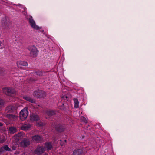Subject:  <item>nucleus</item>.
Wrapping results in <instances>:
<instances>
[{
  "label": "nucleus",
  "mask_w": 155,
  "mask_h": 155,
  "mask_svg": "<svg viewBox=\"0 0 155 155\" xmlns=\"http://www.w3.org/2000/svg\"><path fill=\"white\" fill-rule=\"evenodd\" d=\"M28 49L30 51V54L33 57H36L38 55V51L34 45L29 46L28 47Z\"/></svg>",
  "instance_id": "2"
},
{
  "label": "nucleus",
  "mask_w": 155,
  "mask_h": 155,
  "mask_svg": "<svg viewBox=\"0 0 155 155\" xmlns=\"http://www.w3.org/2000/svg\"><path fill=\"white\" fill-rule=\"evenodd\" d=\"M45 146L48 150H51L52 147L51 143L50 142H47L45 143Z\"/></svg>",
  "instance_id": "18"
},
{
  "label": "nucleus",
  "mask_w": 155,
  "mask_h": 155,
  "mask_svg": "<svg viewBox=\"0 0 155 155\" xmlns=\"http://www.w3.org/2000/svg\"><path fill=\"white\" fill-rule=\"evenodd\" d=\"M2 124L0 122V126H2Z\"/></svg>",
  "instance_id": "26"
},
{
  "label": "nucleus",
  "mask_w": 155,
  "mask_h": 155,
  "mask_svg": "<svg viewBox=\"0 0 155 155\" xmlns=\"http://www.w3.org/2000/svg\"><path fill=\"white\" fill-rule=\"evenodd\" d=\"M21 134H22L21 133H18V134H17L15 135V137H20L21 136Z\"/></svg>",
  "instance_id": "25"
},
{
  "label": "nucleus",
  "mask_w": 155,
  "mask_h": 155,
  "mask_svg": "<svg viewBox=\"0 0 155 155\" xmlns=\"http://www.w3.org/2000/svg\"><path fill=\"white\" fill-rule=\"evenodd\" d=\"M14 108V107L9 106L6 107L5 109V111L8 112H12L13 111Z\"/></svg>",
  "instance_id": "19"
},
{
  "label": "nucleus",
  "mask_w": 155,
  "mask_h": 155,
  "mask_svg": "<svg viewBox=\"0 0 155 155\" xmlns=\"http://www.w3.org/2000/svg\"><path fill=\"white\" fill-rule=\"evenodd\" d=\"M83 153L82 150L79 149H77L74 150L73 155H81Z\"/></svg>",
  "instance_id": "10"
},
{
  "label": "nucleus",
  "mask_w": 155,
  "mask_h": 155,
  "mask_svg": "<svg viewBox=\"0 0 155 155\" xmlns=\"http://www.w3.org/2000/svg\"><path fill=\"white\" fill-rule=\"evenodd\" d=\"M30 119L31 121H37L39 120V117L38 115L33 114L30 116Z\"/></svg>",
  "instance_id": "11"
},
{
  "label": "nucleus",
  "mask_w": 155,
  "mask_h": 155,
  "mask_svg": "<svg viewBox=\"0 0 155 155\" xmlns=\"http://www.w3.org/2000/svg\"><path fill=\"white\" fill-rule=\"evenodd\" d=\"M40 125V126H41V125H41V124Z\"/></svg>",
  "instance_id": "29"
},
{
  "label": "nucleus",
  "mask_w": 155,
  "mask_h": 155,
  "mask_svg": "<svg viewBox=\"0 0 155 155\" xmlns=\"http://www.w3.org/2000/svg\"><path fill=\"white\" fill-rule=\"evenodd\" d=\"M17 65L19 68H21L23 66H26L28 65V63L24 61H18L17 63Z\"/></svg>",
  "instance_id": "6"
},
{
  "label": "nucleus",
  "mask_w": 155,
  "mask_h": 155,
  "mask_svg": "<svg viewBox=\"0 0 155 155\" xmlns=\"http://www.w3.org/2000/svg\"><path fill=\"white\" fill-rule=\"evenodd\" d=\"M8 131L9 133L13 134L17 131V129L15 127H12L9 128Z\"/></svg>",
  "instance_id": "17"
},
{
  "label": "nucleus",
  "mask_w": 155,
  "mask_h": 155,
  "mask_svg": "<svg viewBox=\"0 0 155 155\" xmlns=\"http://www.w3.org/2000/svg\"><path fill=\"white\" fill-rule=\"evenodd\" d=\"M3 92L6 95L12 96V94L16 93V91L14 89L11 88H5L3 89Z\"/></svg>",
  "instance_id": "4"
},
{
  "label": "nucleus",
  "mask_w": 155,
  "mask_h": 155,
  "mask_svg": "<svg viewBox=\"0 0 155 155\" xmlns=\"http://www.w3.org/2000/svg\"><path fill=\"white\" fill-rule=\"evenodd\" d=\"M4 103V101L2 99H0V107L3 105Z\"/></svg>",
  "instance_id": "24"
},
{
  "label": "nucleus",
  "mask_w": 155,
  "mask_h": 155,
  "mask_svg": "<svg viewBox=\"0 0 155 155\" xmlns=\"http://www.w3.org/2000/svg\"><path fill=\"white\" fill-rule=\"evenodd\" d=\"M31 127V125L30 124H25L21 126V128L22 130H27Z\"/></svg>",
  "instance_id": "8"
},
{
  "label": "nucleus",
  "mask_w": 155,
  "mask_h": 155,
  "mask_svg": "<svg viewBox=\"0 0 155 155\" xmlns=\"http://www.w3.org/2000/svg\"><path fill=\"white\" fill-rule=\"evenodd\" d=\"M45 150V148L43 147H38L35 150V153L38 154L42 153Z\"/></svg>",
  "instance_id": "7"
},
{
  "label": "nucleus",
  "mask_w": 155,
  "mask_h": 155,
  "mask_svg": "<svg viewBox=\"0 0 155 155\" xmlns=\"http://www.w3.org/2000/svg\"><path fill=\"white\" fill-rule=\"evenodd\" d=\"M45 154V155H47V154Z\"/></svg>",
  "instance_id": "31"
},
{
  "label": "nucleus",
  "mask_w": 155,
  "mask_h": 155,
  "mask_svg": "<svg viewBox=\"0 0 155 155\" xmlns=\"http://www.w3.org/2000/svg\"><path fill=\"white\" fill-rule=\"evenodd\" d=\"M80 120L81 121L84 122L85 123H87L88 122V120L87 118L81 116L80 117Z\"/></svg>",
  "instance_id": "22"
},
{
  "label": "nucleus",
  "mask_w": 155,
  "mask_h": 155,
  "mask_svg": "<svg viewBox=\"0 0 155 155\" xmlns=\"http://www.w3.org/2000/svg\"><path fill=\"white\" fill-rule=\"evenodd\" d=\"M2 44V42L0 40V46L1 45V44Z\"/></svg>",
  "instance_id": "27"
},
{
  "label": "nucleus",
  "mask_w": 155,
  "mask_h": 155,
  "mask_svg": "<svg viewBox=\"0 0 155 155\" xmlns=\"http://www.w3.org/2000/svg\"><path fill=\"white\" fill-rule=\"evenodd\" d=\"M28 114V112L26 108H24L20 112V117L22 120H24L27 117Z\"/></svg>",
  "instance_id": "3"
},
{
  "label": "nucleus",
  "mask_w": 155,
  "mask_h": 155,
  "mask_svg": "<svg viewBox=\"0 0 155 155\" xmlns=\"http://www.w3.org/2000/svg\"><path fill=\"white\" fill-rule=\"evenodd\" d=\"M5 150L10 151L11 150V149L9 148L8 145H5L2 147L0 149V154Z\"/></svg>",
  "instance_id": "9"
},
{
  "label": "nucleus",
  "mask_w": 155,
  "mask_h": 155,
  "mask_svg": "<svg viewBox=\"0 0 155 155\" xmlns=\"http://www.w3.org/2000/svg\"><path fill=\"white\" fill-rule=\"evenodd\" d=\"M30 142L28 140L24 139L21 143V145L24 147H27L29 145Z\"/></svg>",
  "instance_id": "13"
},
{
  "label": "nucleus",
  "mask_w": 155,
  "mask_h": 155,
  "mask_svg": "<svg viewBox=\"0 0 155 155\" xmlns=\"http://www.w3.org/2000/svg\"><path fill=\"white\" fill-rule=\"evenodd\" d=\"M65 141L66 142V140H65Z\"/></svg>",
  "instance_id": "30"
},
{
  "label": "nucleus",
  "mask_w": 155,
  "mask_h": 155,
  "mask_svg": "<svg viewBox=\"0 0 155 155\" xmlns=\"http://www.w3.org/2000/svg\"><path fill=\"white\" fill-rule=\"evenodd\" d=\"M33 95L35 97L40 98L45 97L46 94L44 91L37 90L34 92Z\"/></svg>",
  "instance_id": "1"
},
{
  "label": "nucleus",
  "mask_w": 155,
  "mask_h": 155,
  "mask_svg": "<svg viewBox=\"0 0 155 155\" xmlns=\"http://www.w3.org/2000/svg\"><path fill=\"white\" fill-rule=\"evenodd\" d=\"M22 155H25V153L23 152L22 153Z\"/></svg>",
  "instance_id": "28"
},
{
  "label": "nucleus",
  "mask_w": 155,
  "mask_h": 155,
  "mask_svg": "<svg viewBox=\"0 0 155 155\" xmlns=\"http://www.w3.org/2000/svg\"><path fill=\"white\" fill-rule=\"evenodd\" d=\"M23 98L28 101L31 102V103H35V101L34 99L31 98L30 97L28 96H25L23 97Z\"/></svg>",
  "instance_id": "16"
},
{
  "label": "nucleus",
  "mask_w": 155,
  "mask_h": 155,
  "mask_svg": "<svg viewBox=\"0 0 155 155\" xmlns=\"http://www.w3.org/2000/svg\"><path fill=\"white\" fill-rule=\"evenodd\" d=\"M28 20L30 25L33 28L36 30H39L40 29L39 26L36 25L32 16H31L29 17Z\"/></svg>",
  "instance_id": "5"
},
{
  "label": "nucleus",
  "mask_w": 155,
  "mask_h": 155,
  "mask_svg": "<svg viewBox=\"0 0 155 155\" xmlns=\"http://www.w3.org/2000/svg\"><path fill=\"white\" fill-rule=\"evenodd\" d=\"M32 140L37 142H39L41 141V137L39 135L33 136L32 137Z\"/></svg>",
  "instance_id": "12"
},
{
  "label": "nucleus",
  "mask_w": 155,
  "mask_h": 155,
  "mask_svg": "<svg viewBox=\"0 0 155 155\" xmlns=\"http://www.w3.org/2000/svg\"><path fill=\"white\" fill-rule=\"evenodd\" d=\"M74 107L76 108H78L79 107V101L77 99H74Z\"/></svg>",
  "instance_id": "20"
},
{
  "label": "nucleus",
  "mask_w": 155,
  "mask_h": 155,
  "mask_svg": "<svg viewBox=\"0 0 155 155\" xmlns=\"http://www.w3.org/2000/svg\"><path fill=\"white\" fill-rule=\"evenodd\" d=\"M65 126L64 125H60L55 127L56 129L60 132L64 131L65 129Z\"/></svg>",
  "instance_id": "15"
},
{
  "label": "nucleus",
  "mask_w": 155,
  "mask_h": 155,
  "mask_svg": "<svg viewBox=\"0 0 155 155\" xmlns=\"http://www.w3.org/2000/svg\"><path fill=\"white\" fill-rule=\"evenodd\" d=\"M55 114V112L54 111L52 110H48L46 112V114L48 115V116L50 115H52Z\"/></svg>",
  "instance_id": "21"
},
{
  "label": "nucleus",
  "mask_w": 155,
  "mask_h": 155,
  "mask_svg": "<svg viewBox=\"0 0 155 155\" xmlns=\"http://www.w3.org/2000/svg\"><path fill=\"white\" fill-rule=\"evenodd\" d=\"M5 116L6 117L15 120L18 118V116H17L12 114H5Z\"/></svg>",
  "instance_id": "14"
},
{
  "label": "nucleus",
  "mask_w": 155,
  "mask_h": 155,
  "mask_svg": "<svg viewBox=\"0 0 155 155\" xmlns=\"http://www.w3.org/2000/svg\"><path fill=\"white\" fill-rule=\"evenodd\" d=\"M42 74V72L40 71L35 72H34L33 74L34 76H41Z\"/></svg>",
  "instance_id": "23"
}]
</instances>
